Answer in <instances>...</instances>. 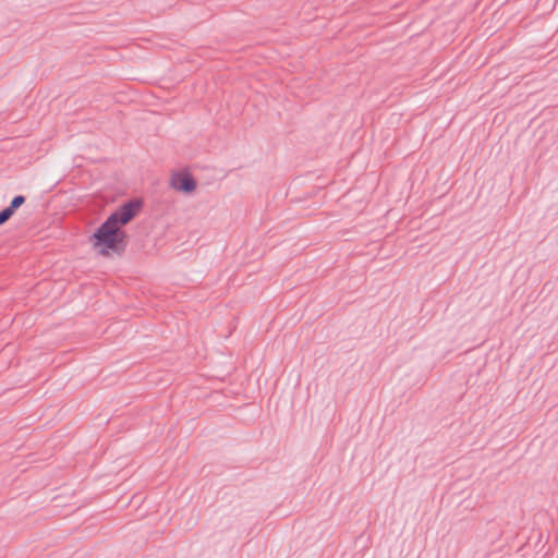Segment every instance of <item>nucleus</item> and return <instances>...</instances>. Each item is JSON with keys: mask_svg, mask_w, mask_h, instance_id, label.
<instances>
[{"mask_svg": "<svg viewBox=\"0 0 558 558\" xmlns=\"http://www.w3.org/2000/svg\"><path fill=\"white\" fill-rule=\"evenodd\" d=\"M170 186L177 192L191 194L197 189V181L187 169H184L171 174Z\"/></svg>", "mask_w": 558, "mask_h": 558, "instance_id": "7ed1b4c3", "label": "nucleus"}, {"mask_svg": "<svg viewBox=\"0 0 558 558\" xmlns=\"http://www.w3.org/2000/svg\"><path fill=\"white\" fill-rule=\"evenodd\" d=\"M25 202H26V197H25L24 195H22V194H19V195H15V196L11 199V202H10L9 206H7V207H8L9 209H11V211H12L13 214H15V213H16V210H17L22 205H24V204H25Z\"/></svg>", "mask_w": 558, "mask_h": 558, "instance_id": "20e7f679", "label": "nucleus"}, {"mask_svg": "<svg viewBox=\"0 0 558 558\" xmlns=\"http://www.w3.org/2000/svg\"><path fill=\"white\" fill-rule=\"evenodd\" d=\"M145 206L142 197L135 196L123 201L108 217L107 219L116 225L118 228L123 229L126 225L133 221L141 215Z\"/></svg>", "mask_w": 558, "mask_h": 558, "instance_id": "f03ea898", "label": "nucleus"}, {"mask_svg": "<svg viewBox=\"0 0 558 558\" xmlns=\"http://www.w3.org/2000/svg\"><path fill=\"white\" fill-rule=\"evenodd\" d=\"M235 521V517L232 515V514H225L221 519H220V532L223 533V532H227L229 530L232 529V525Z\"/></svg>", "mask_w": 558, "mask_h": 558, "instance_id": "39448f33", "label": "nucleus"}, {"mask_svg": "<svg viewBox=\"0 0 558 558\" xmlns=\"http://www.w3.org/2000/svg\"><path fill=\"white\" fill-rule=\"evenodd\" d=\"M88 242L104 257L121 256L126 250L129 234L106 218L88 236Z\"/></svg>", "mask_w": 558, "mask_h": 558, "instance_id": "f257e3e1", "label": "nucleus"}, {"mask_svg": "<svg viewBox=\"0 0 558 558\" xmlns=\"http://www.w3.org/2000/svg\"><path fill=\"white\" fill-rule=\"evenodd\" d=\"M13 216L14 214L11 211V209H9L8 207L2 208L0 210V226L8 222Z\"/></svg>", "mask_w": 558, "mask_h": 558, "instance_id": "423d86ee", "label": "nucleus"}]
</instances>
